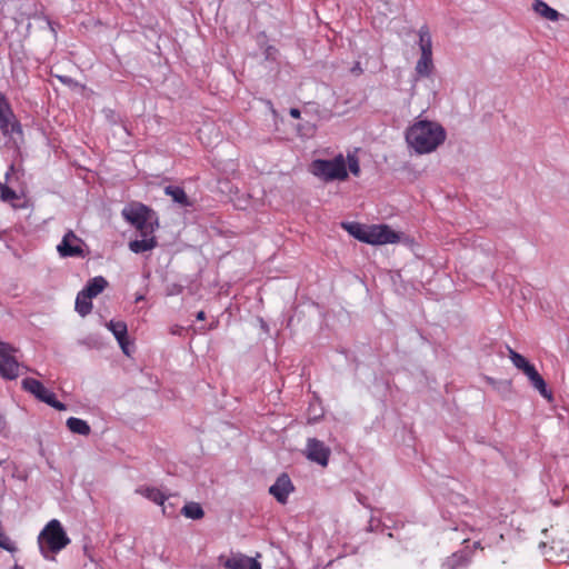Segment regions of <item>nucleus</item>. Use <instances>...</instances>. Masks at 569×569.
Listing matches in <instances>:
<instances>
[{"instance_id": "nucleus-1", "label": "nucleus", "mask_w": 569, "mask_h": 569, "mask_svg": "<svg viewBox=\"0 0 569 569\" xmlns=\"http://www.w3.org/2000/svg\"><path fill=\"white\" fill-rule=\"evenodd\" d=\"M38 543L41 555L46 559H53V555L70 543V538L67 536L61 522L52 519L41 530Z\"/></svg>"}, {"instance_id": "nucleus-2", "label": "nucleus", "mask_w": 569, "mask_h": 569, "mask_svg": "<svg viewBox=\"0 0 569 569\" xmlns=\"http://www.w3.org/2000/svg\"><path fill=\"white\" fill-rule=\"evenodd\" d=\"M309 172L323 182L348 179L346 158L339 153L332 159H316L309 166Z\"/></svg>"}, {"instance_id": "nucleus-3", "label": "nucleus", "mask_w": 569, "mask_h": 569, "mask_svg": "<svg viewBox=\"0 0 569 569\" xmlns=\"http://www.w3.org/2000/svg\"><path fill=\"white\" fill-rule=\"evenodd\" d=\"M446 138L445 128L430 120H419L406 132V142H445Z\"/></svg>"}, {"instance_id": "nucleus-4", "label": "nucleus", "mask_w": 569, "mask_h": 569, "mask_svg": "<svg viewBox=\"0 0 569 569\" xmlns=\"http://www.w3.org/2000/svg\"><path fill=\"white\" fill-rule=\"evenodd\" d=\"M123 218L136 227L141 237H147L154 232V226H158L154 212L142 203H132L122 210Z\"/></svg>"}, {"instance_id": "nucleus-5", "label": "nucleus", "mask_w": 569, "mask_h": 569, "mask_svg": "<svg viewBox=\"0 0 569 569\" xmlns=\"http://www.w3.org/2000/svg\"><path fill=\"white\" fill-rule=\"evenodd\" d=\"M22 388L33 395L38 400L51 406L52 408L62 411L66 406L58 401L56 395L48 390L42 382L34 378H26L22 380Z\"/></svg>"}, {"instance_id": "nucleus-6", "label": "nucleus", "mask_w": 569, "mask_h": 569, "mask_svg": "<svg viewBox=\"0 0 569 569\" xmlns=\"http://www.w3.org/2000/svg\"><path fill=\"white\" fill-rule=\"evenodd\" d=\"M16 349L7 342L0 346V376L13 380L19 376L20 366L14 358Z\"/></svg>"}, {"instance_id": "nucleus-7", "label": "nucleus", "mask_w": 569, "mask_h": 569, "mask_svg": "<svg viewBox=\"0 0 569 569\" xmlns=\"http://www.w3.org/2000/svg\"><path fill=\"white\" fill-rule=\"evenodd\" d=\"M400 236L387 224L368 226L366 242L369 244L397 243Z\"/></svg>"}, {"instance_id": "nucleus-8", "label": "nucleus", "mask_w": 569, "mask_h": 569, "mask_svg": "<svg viewBox=\"0 0 569 569\" xmlns=\"http://www.w3.org/2000/svg\"><path fill=\"white\" fill-rule=\"evenodd\" d=\"M83 241L72 231L69 230L62 238L61 242L57 246L59 254L63 258L79 257L84 258L86 251L83 249Z\"/></svg>"}, {"instance_id": "nucleus-9", "label": "nucleus", "mask_w": 569, "mask_h": 569, "mask_svg": "<svg viewBox=\"0 0 569 569\" xmlns=\"http://www.w3.org/2000/svg\"><path fill=\"white\" fill-rule=\"evenodd\" d=\"M318 120L319 116L316 110L311 106H306L301 120H298L293 127L300 138L311 139L316 133Z\"/></svg>"}, {"instance_id": "nucleus-10", "label": "nucleus", "mask_w": 569, "mask_h": 569, "mask_svg": "<svg viewBox=\"0 0 569 569\" xmlns=\"http://www.w3.org/2000/svg\"><path fill=\"white\" fill-rule=\"evenodd\" d=\"M330 449L322 441L316 438H309L306 446V457L313 462L326 467L329 462Z\"/></svg>"}, {"instance_id": "nucleus-11", "label": "nucleus", "mask_w": 569, "mask_h": 569, "mask_svg": "<svg viewBox=\"0 0 569 569\" xmlns=\"http://www.w3.org/2000/svg\"><path fill=\"white\" fill-rule=\"evenodd\" d=\"M295 487L287 473L280 475L276 482L269 488L270 495H272L278 502L286 503L289 495L293 491Z\"/></svg>"}, {"instance_id": "nucleus-12", "label": "nucleus", "mask_w": 569, "mask_h": 569, "mask_svg": "<svg viewBox=\"0 0 569 569\" xmlns=\"http://www.w3.org/2000/svg\"><path fill=\"white\" fill-rule=\"evenodd\" d=\"M227 569H261V565L254 558L237 553L223 561Z\"/></svg>"}, {"instance_id": "nucleus-13", "label": "nucleus", "mask_w": 569, "mask_h": 569, "mask_svg": "<svg viewBox=\"0 0 569 569\" xmlns=\"http://www.w3.org/2000/svg\"><path fill=\"white\" fill-rule=\"evenodd\" d=\"M136 492L149 499L150 501L162 507L163 515L171 516L172 512H168L166 500L168 497L156 487H139L136 489Z\"/></svg>"}, {"instance_id": "nucleus-14", "label": "nucleus", "mask_w": 569, "mask_h": 569, "mask_svg": "<svg viewBox=\"0 0 569 569\" xmlns=\"http://www.w3.org/2000/svg\"><path fill=\"white\" fill-rule=\"evenodd\" d=\"M0 129L2 133L13 142L21 138V127L14 114L6 117V120L0 118Z\"/></svg>"}, {"instance_id": "nucleus-15", "label": "nucleus", "mask_w": 569, "mask_h": 569, "mask_svg": "<svg viewBox=\"0 0 569 569\" xmlns=\"http://www.w3.org/2000/svg\"><path fill=\"white\" fill-rule=\"evenodd\" d=\"M108 329L113 333L114 338L119 342L122 351L128 355V327L123 321H110L107 325Z\"/></svg>"}, {"instance_id": "nucleus-16", "label": "nucleus", "mask_w": 569, "mask_h": 569, "mask_svg": "<svg viewBox=\"0 0 569 569\" xmlns=\"http://www.w3.org/2000/svg\"><path fill=\"white\" fill-rule=\"evenodd\" d=\"M528 379L530 380L532 387L535 389H537L540 395L547 399H551L552 395L551 392L547 389V385H546V381L543 380V378L541 377V375L537 371V369L535 368V366H532L528 372L525 373Z\"/></svg>"}, {"instance_id": "nucleus-17", "label": "nucleus", "mask_w": 569, "mask_h": 569, "mask_svg": "<svg viewBox=\"0 0 569 569\" xmlns=\"http://www.w3.org/2000/svg\"><path fill=\"white\" fill-rule=\"evenodd\" d=\"M157 246V240L153 233L142 237L141 240H133L129 242V248L134 253H141L152 250Z\"/></svg>"}, {"instance_id": "nucleus-18", "label": "nucleus", "mask_w": 569, "mask_h": 569, "mask_svg": "<svg viewBox=\"0 0 569 569\" xmlns=\"http://www.w3.org/2000/svg\"><path fill=\"white\" fill-rule=\"evenodd\" d=\"M532 8L537 14L549 21H557L560 17V13L557 10L549 7L542 0H535Z\"/></svg>"}, {"instance_id": "nucleus-19", "label": "nucleus", "mask_w": 569, "mask_h": 569, "mask_svg": "<svg viewBox=\"0 0 569 569\" xmlns=\"http://www.w3.org/2000/svg\"><path fill=\"white\" fill-rule=\"evenodd\" d=\"M92 298L84 291L81 290L76 298V311L81 316L86 317L92 310Z\"/></svg>"}, {"instance_id": "nucleus-20", "label": "nucleus", "mask_w": 569, "mask_h": 569, "mask_svg": "<svg viewBox=\"0 0 569 569\" xmlns=\"http://www.w3.org/2000/svg\"><path fill=\"white\" fill-rule=\"evenodd\" d=\"M107 286L108 281L103 277L98 276L90 279L82 290H84L93 299L100 295L107 288Z\"/></svg>"}, {"instance_id": "nucleus-21", "label": "nucleus", "mask_w": 569, "mask_h": 569, "mask_svg": "<svg viewBox=\"0 0 569 569\" xmlns=\"http://www.w3.org/2000/svg\"><path fill=\"white\" fill-rule=\"evenodd\" d=\"M469 559L463 552H455L442 563L445 569H465Z\"/></svg>"}, {"instance_id": "nucleus-22", "label": "nucleus", "mask_w": 569, "mask_h": 569, "mask_svg": "<svg viewBox=\"0 0 569 569\" xmlns=\"http://www.w3.org/2000/svg\"><path fill=\"white\" fill-rule=\"evenodd\" d=\"M164 192L170 196L174 202L183 207L191 206V202L182 188L168 186L164 188Z\"/></svg>"}, {"instance_id": "nucleus-23", "label": "nucleus", "mask_w": 569, "mask_h": 569, "mask_svg": "<svg viewBox=\"0 0 569 569\" xmlns=\"http://www.w3.org/2000/svg\"><path fill=\"white\" fill-rule=\"evenodd\" d=\"M419 48L423 54H432V40L428 27L423 26L418 31Z\"/></svg>"}, {"instance_id": "nucleus-24", "label": "nucleus", "mask_w": 569, "mask_h": 569, "mask_svg": "<svg viewBox=\"0 0 569 569\" xmlns=\"http://www.w3.org/2000/svg\"><path fill=\"white\" fill-rule=\"evenodd\" d=\"M67 426L71 432L77 435L88 436L91 431L87 421L74 417L67 420Z\"/></svg>"}, {"instance_id": "nucleus-25", "label": "nucleus", "mask_w": 569, "mask_h": 569, "mask_svg": "<svg viewBox=\"0 0 569 569\" xmlns=\"http://www.w3.org/2000/svg\"><path fill=\"white\" fill-rule=\"evenodd\" d=\"M432 68H433L432 54L421 53V56L416 64V72L420 77H428L432 71Z\"/></svg>"}, {"instance_id": "nucleus-26", "label": "nucleus", "mask_w": 569, "mask_h": 569, "mask_svg": "<svg viewBox=\"0 0 569 569\" xmlns=\"http://www.w3.org/2000/svg\"><path fill=\"white\" fill-rule=\"evenodd\" d=\"M181 513L189 519L199 520L204 517V511L200 503L198 502H188L181 509Z\"/></svg>"}, {"instance_id": "nucleus-27", "label": "nucleus", "mask_w": 569, "mask_h": 569, "mask_svg": "<svg viewBox=\"0 0 569 569\" xmlns=\"http://www.w3.org/2000/svg\"><path fill=\"white\" fill-rule=\"evenodd\" d=\"M342 227L356 239L366 242L368 226L358 222L342 223Z\"/></svg>"}, {"instance_id": "nucleus-28", "label": "nucleus", "mask_w": 569, "mask_h": 569, "mask_svg": "<svg viewBox=\"0 0 569 569\" xmlns=\"http://www.w3.org/2000/svg\"><path fill=\"white\" fill-rule=\"evenodd\" d=\"M508 353L512 365L517 369L521 370L523 373L528 372V370L533 366L523 356H521L510 347L508 348Z\"/></svg>"}, {"instance_id": "nucleus-29", "label": "nucleus", "mask_w": 569, "mask_h": 569, "mask_svg": "<svg viewBox=\"0 0 569 569\" xmlns=\"http://www.w3.org/2000/svg\"><path fill=\"white\" fill-rule=\"evenodd\" d=\"M438 144H409V154H427L437 149Z\"/></svg>"}, {"instance_id": "nucleus-30", "label": "nucleus", "mask_w": 569, "mask_h": 569, "mask_svg": "<svg viewBox=\"0 0 569 569\" xmlns=\"http://www.w3.org/2000/svg\"><path fill=\"white\" fill-rule=\"evenodd\" d=\"M347 170L350 171L353 176L359 177L361 169L359 164V160L356 154H348L347 156Z\"/></svg>"}, {"instance_id": "nucleus-31", "label": "nucleus", "mask_w": 569, "mask_h": 569, "mask_svg": "<svg viewBox=\"0 0 569 569\" xmlns=\"http://www.w3.org/2000/svg\"><path fill=\"white\" fill-rule=\"evenodd\" d=\"M0 547L9 552H14L17 547L11 538L4 532L0 531Z\"/></svg>"}, {"instance_id": "nucleus-32", "label": "nucleus", "mask_w": 569, "mask_h": 569, "mask_svg": "<svg viewBox=\"0 0 569 569\" xmlns=\"http://www.w3.org/2000/svg\"><path fill=\"white\" fill-rule=\"evenodd\" d=\"M12 114L13 112L7 98L0 93V118L6 120V117H11Z\"/></svg>"}, {"instance_id": "nucleus-33", "label": "nucleus", "mask_w": 569, "mask_h": 569, "mask_svg": "<svg viewBox=\"0 0 569 569\" xmlns=\"http://www.w3.org/2000/svg\"><path fill=\"white\" fill-rule=\"evenodd\" d=\"M0 197L3 201L17 199V193L6 184H0Z\"/></svg>"}, {"instance_id": "nucleus-34", "label": "nucleus", "mask_w": 569, "mask_h": 569, "mask_svg": "<svg viewBox=\"0 0 569 569\" xmlns=\"http://www.w3.org/2000/svg\"><path fill=\"white\" fill-rule=\"evenodd\" d=\"M289 113L293 119H296L298 121V120H301V117L303 116V109L300 110L297 108H291L289 110Z\"/></svg>"}, {"instance_id": "nucleus-35", "label": "nucleus", "mask_w": 569, "mask_h": 569, "mask_svg": "<svg viewBox=\"0 0 569 569\" xmlns=\"http://www.w3.org/2000/svg\"><path fill=\"white\" fill-rule=\"evenodd\" d=\"M350 71L355 76H360L363 72V69L361 68L360 62H356Z\"/></svg>"}, {"instance_id": "nucleus-36", "label": "nucleus", "mask_w": 569, "mask_h": 569, "mask_svg": "<svg viewBox=\"0 0 569 569\" xmlns=\"http://www.w3.org/2000/svg\"><path fill=\"white\" fill-rule=\"evenodd\" d=\"M182 329H183V328H182V327H180V326H177V325H176V326H172V327L170 328V333H172V335H180V333H181V331H182Z\"/></svg>"}, {"instance_id": "nucleus-37", "label": "nucleus", "mask_w": 569, "mask_h": 569, "mask_svg": "<svg viewBox=\"0 0 569 569\" xmlns=\"http://www.w3.org/2000/svg\"><path fill=\"white\" fill-rule=\"evenodd\" d=\"M7 427V421L4 417L0 413V431L4 430Z\"/></svg>"}, {"instance_id": "nucleus-38", "label": "nucleus", "mask_w": 569, "mask_h": 569, "mask_svg": "<svg viewBox=\"0 0 569 569\" xmlns=\"http://www.w3.org/2000/svg\"><path fill=\"white\" fill-rule=\"evenodd\" d=\"M196 318H197V320H199V321L204 320V319H206V313H204V311H202V310H201V311H199V312L197 313Z\"/></svg>"}, {"instance_id": "nucleus-39", "label": "nucleus", "mask_w": 569, "mask_h": 569, "mask_svg": "<svg viewBox=\"0 0 569 569\" xmlns=\"http://www.w3.org/2000/svg\"><path fill=\"white\" fill-rule=\"evenodd\" d=\"M59 79H60L62 82H64V83H67V82H68V80H69L67 77H59Z\"/></svg>"}, {"instance_id": "nucleus-40", "label": "nucleus", "mask_w": 569, "mask_h": 569, "mask_svg": "<svg viewBox=\"0 0 569 569\" xmlns=\"http://www.w3.org/2000/svg\"><path fill=\"white\" fill-rule=\"evenodd\" d=\"M12 569H23V568H22L21 566H19V565H14V566L12 567Z\"/></svg>"}, {"instance_id": "nucleus-41", "label": "nucleus", "mask_w": 569, "mask_h": 569, "mask_svg": "<svg viewBox=\"0 0 569 569\" xmlns=\"http://www.w3.org/2000/svg\"><path fill=\"white\" fill-rule=\"evenodd\" d=\"M3 343V341H0V346Z\"/></svg>"}]
</instances>
